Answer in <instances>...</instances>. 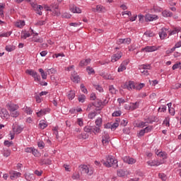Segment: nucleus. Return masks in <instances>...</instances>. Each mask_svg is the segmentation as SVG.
I'll list each match as a JSON object with an SVG mask.
<instances>
[{"label": "nucleus", "mask_w": 181, "mask_h": 181, "mask_svg": "<svg viewBox=\"0 0 181 181\" xmlns=\"http://www.w3.org/2000/svg\"><path fill=\"white\" fill-rule=\"evenodd\" d=\"M101 163L106 168H114L117 169L118 168V160L115 159L113 156H106L105 159L101 160Z\"/></svg>", "instance_id": "nucleus-1"}, {"label": "nucleus", "mask_w": 181, "mask_h": 181, "mask_svg": "<svg viewBox=\"0 0 181 181\" xmlns=\"http://www.w3.org/2000/svg\"><path fill=\"white\" fill-rule=\"evenodd\" d=\"M79 168L81 173H86L88 176H91L94 173V169L90 165H83Z\"/></svg>", "instance_id": "nucleus-2"}, {"label": "nucleus", "mask_w": 181, "mask_h": 181, "mask_svg": "<svg viewBox=\"0 0 181 181\" xmlns=\"http://www.w3.org/2000/svg\"><path fill=\"white\" fill-rule=\"evenodd\" d=\"M151 64H143L139 67V69L142 76H149V71L148 70H151Z\"/></svg>", "instance_id": "nucleus-3"}, {"label": "nucleus", "mask_w": 181, "mask_h": 181, "mask_svg": "<svg viewBox=\"0 0 181 181\" xmlns=\"http://www.w3.org/2000/svg\"><path fill=\"white\" fill-rule=\"evenodd\" d=\"M102 143L104 146H107L110 144V134L107 132H104L102 135Z\"/></svg>", "instance_id": "nucleus-4"}, {"label": "nucleus", "mask_w": 181, "mask_h": 181, "mask_svg": "<svg viewBox=\"0 0 181 181\" xmlns=\"http://www.w3.org/2000/svg\"><path fill=\"white\" fill-rule=\"evenodd\" d=\"M159 50V47L157 46H146L141 49V52H145L146 53H152V52H156Z\"/></svg>", "instance_id": "nucleus-5"}, {"label": "nucleus", "mask_w": 181, "mask_h": 181, "mask_svg": "<svg viewBox=\"0 0 181 181\" xmlns=\"http://www.w3.org/2000/svg\"><path fill=\"white\" fill-rule=\"evenodd\" d=\"M165 163V160H152L147 161V165L148 166H160V165H163Z\"/></svg>", "instance_id": "nucleus-6"}, {"label": "nucleus", "mask_w": 181, "mask_h": 181, "mask_svg": "<svg viewBox=\"0 0 181 181\" xmlns=\"http://www.w3.org/2000/svg\"><path fill=\"white\" fill-rule=\"evenodd\" d=\"M122 88L129 90V91H131V90H135V83L130 81L128 83H124Z\"/></svg>", "instance_id": "nucleus-7"}, {"label": "nucleus", "mask_w": 181, "mask_h": 181, "mask_svg": "<svg viewBox=\"0 0 181 181\" xmlns=\"http://www.w3.org/2000/svg\"><path fill=\"white\" fill-rule=\"evenodd\" d=\"M122 160L124 162V163H127L128 165H134V163H136V160L129 156L123 157Z\"/></svg>", "instance_id": "nucleus-8"}, {"label": "nucleus", "mask_w": 181, "mask_h": 181, "mask_svg": "<svg viewBox=\"0 0 181 181\" xmlns=\"http://www.w3.org/2000/svg\"><path fill=\"white\" fill-rule=\"evenodd\" d=\"M10 175V179L11 180H15V179H18V177H21L22 176V174L21 173H18V171L15 170H11L9 172Z\"/></svg>", "instance_id": "nucleus-9"}, {"label": "nucleus", "mask_w": 181, "mask_h": 181, "mask_svg": "<svg viewBox=\"0 0 181 181\" xmlns=\"http://www.w3.org/2000/svg\"><path fill=\"white\" fill-rule=\"evenodd\" d=\"M157 19H159V17L156 15L147 14L145 16L146 22H153V21H157Z\"/></svg>", "instance_id": "nucleus-10"}, {"label": "nucleus", "mask_w": 181, "mask_h": 181, "mask_svg": "<svg viewBox=\"0 0 181 181\" xmlns=\"http://www.w3.org/2000/svg\"><path fill=\"white\" fill-rule=\"evenodd\" d=\"M156 155L158 156V158H161L162 160H165V159H168V153L165 151H160L159 150H156Z\"/></svg>", "instance_id": "nucleus-11"}, {"label": "nucleus", "mask_w": 181, "mask_h": 181, "mask_svg": "<svg viewBox=\"0 0 181 181\" xmlns=\"http://www.w3.org/2000/svg\"><path fill=\"white\" fill-rule=\"evenodd\" d=\"M121 57H122V52H119L112 56L111 62L115 63V62H118Z\"/></svg>", "instance_id": "nucleus-12"}, {"label": "nucleus", "mask_w": 181, "mask_h": 181, "mask_svg": "<svg viewBox=\"0 0 181 181\" xmlns=\"http://www.w3.org/2000/svg\"><path fill=\"white\" fill-rule=\"evenodd\" d=\"M69 11L73 13H81V9L76 6L74 4L69 5Z\"/></svg>", "instance_id": "nucleus-13"}, {"label": "nucleus", "mask_w": 181, "mask_h": 181, "mask_svg": "<svg viewBox=\"0 0 181 181\" xmlns=\"http://www.w3.org/2000/svg\"><path fill=\"white\" fill-rule=\"evenodd\" d=\"M33 8L34 11H37V15H40V16H42L43 15V13L42 12V9H43V6L35 4L33 6Z\"/></svg>", "instance_id": "nucleus-14"}, {"label": "nucleus", "mask_w": 181, "mask_h": 181, "mask_svg": "<svg viewBox=\"0 0 181 181\" xmlns=\"http://www.w3.org/2000/svg\"><path fill=\"white\" fill-rule=\"evenodd\" d=\"M127 65H128V62L124 61L123 62H122V64H120V66L117 69L118 73H121L122 71L127 70Z\"/></svg>", "instance_id": "nucleus-15"}, {"label": "nucleus", "mask_w": 181, "mask_h": 181, "mask_svg": "<svg viewBox=\"0 0 181 181\" xmlns=\"http://www.w3.org/2000/svg\"><path fill=\"white\" fill-rule=\"evenodd\" d=\"M7 107H8L10 112H12L13 111H16L17 110L19 109V106L18 105H15L13 103L8 104Z\"/></svg>", "instance_id": "nucleus-16"}, {"label": "nucleus", "mask_w": 181, "mask_h": 181, "mask_svg": "<svg viewBox=\"0 0 181 181\" xmlns=\"http://www.w3.org/2000/svg\"><path fill=\"white\" fill-rule=\"evenodd\" d=\"M23 131V127L21 126L13 125V132H14V134H21V132H22Z\"/></svg>", "instance_id": "nucleus-17"}, {"label": "nucleus", "mask_w": 181, "mask_h": 181, "mask_svg": "<svg viewBox=\"0 0 181 181\" xmlns=\"http://www.w3.org/2000/svg\"><path fill=\"white\" fill-rule=\"evenodd\" d=\"M1 118H8L9 117V113L6 109H1L0 111Z\"/></svg>", "instance_id": "nucleus-18"}, {"label": "nucleus", "mask_w": 181, "mask_h": 181, "mask_svg": "<svg viewBox=\"0 0 181 181\" xmlns=\"http://www.w3.org/2000/svg\"><path fill=\"white\" fill-rule=\"evenodd\" d=\"M47 112H49V109H42L37 112L36 115L39 118H40L41 117H43V115H46Z\"/></svg>", "instance_id": "nucleus-19"}, {"label": "nucleus", "mask_w": 181, "mask_h": 181, "mask_svg": "<svg viewBox=\"0 0 181 181\" xmlns=\"http://www.w3.org/2000/svg\"><path fill=\"white\" fill-rule=\"evenodd\" d=\"M90 63H91V59H87L81 61L79 63V66L80 67H83L84 66H88Z\"/></svg>", "instance_id": "nucleus-20"}, {"label": "nucleus", "mask_w": 181, "mask_h": 181, "mask_svg": "<svg viewBox=\"0 0 181 181\" xmlns=\"http://www.w3.org/2000/svg\"><path fill=\"white\" fill-rule=\"evenodd\" d=\"M139 46L136 42H134L130 46L128 47L129 52H134V50H136Z\"/></svg>", "instance_id": "nucleus-21"}, {"label": "nucleus", "mask_w": 181, "mask_h": 181, "mask_svg": "<svg viewBox=\"0 0 181 181\" xmlns=\"http://www.w3.org/2000/svg\"><path fill=\"white\" fill-rule=\"evenodd\" d=\"M93 12H104L105 11V8L101 5L96 6V8L92 9Z\"/></svg>", "instance_id": "nucleus-22"}, {"label": "nucleus", "mask_w": 181, "mask_h": 181, "mask_svg": "<svg viewBox=\"0 0 181 181\" xmlns=\"http://www.w3.org/2000/svg\"><path fill=\"white\" fill-rule=\"evenodd\" d=\"M153 122V121L152 120H148L146 122H141L138 124V127L140 128H144V127H146V125H148L147 124H152Z\"/></svg>", "instance_id": "nucleus-23"}, {"label": "nucleus", "mask_w": 181, "mask_h": 181, "mask_svg": "<svg viewBox=\"0 0 181 181\" xmlns=\"http://www.w3.org/2000/svg\"><path fill=\"white\" fill-rule=\"evenodd\" d=\"M163 16H164V18H170L172 16H173V13H172V12L165 10L163 11L162 13Z\"/></svg>", "instance_id": "nucleus-24"}, {"label": "nucleus", "mask_w": 181, "mask_h": 181, "mask_svg": "<svg viewBox=\"0 0 181 181\" xmlns=\"http://www.w3.org/2000/svg\"><path fill=\"white\" fill-rule=\"evenodd\" d=\"M47 122H46V121L45 120L40 121L39 128H40V129H45V128H47Z\"/></svg>", "instance_id": "nucleus-25"}, {"label": "nucleus", "mask_w": 181, "mask_h": 181, "mask_svg": "<svg viewBox=\"0 0 181 181\" xmlns=\"http://www.w3.org/2000/svg\"><path fill=\"white\" fill-rule=\"evenodd\" d=\"M139 107V102H136V103H130V110L132 111H134V110H136V108Z\"/></svg>", "instance_id": "nucleus-26"}, {"label": "nucleus", "mask_w": 181, "mask_h": 181, "mask_svg": "<svg viewBox=\"0 0 181 181\" xmlns=\"http://www.w3.org/2000/svg\"><path fill=\"white\" fill-rule=\"evenodd\" d=\"M166 29L162 28L161 32L159 33L160 38L163 40L168 36V34L165 32Z\"/></svg>", "instance_id": "nucleus-27"}, {"label": "nucleus", "mask_w": 181, "mask_h": 181, "mask_svg": "<svg viewBox=\"0 0 181 181\" xmlns=\"http://www.w3.org/2000/svg\"><path fill=\"white\" fill-rule=\"evenodd\" d=\"M25 25V21H18L16 23V26L17 28H20V29H22V28H23Z\"/></svg>", "instance_id": "nucleus-28"}, {"label": "nucleus", "mask_w": 181, "mask_h": 181, "mask_svg": "<svg viewBox=\"0 0 181 181\" xmlns=\"http://www.w3.org/2000/svg\"><path fill=\"white\" fill-rule=\"evenodd\" d=\"M71 80L74 83H80V77L78 75H73L71 76Z\"/></svg>", "instance_id": "nucleus-29"}, {"label": "nucleus", "mask_w": 181, "mask_h": 181, "mask_svg": "<svg viewBox=\"0 0 181 181\" xmlns=\"http://www.w3.org/2000/svg\"><path fill=\"white\" fill-rule=\"evenodd\" d=\"M69 100H73L76 97V93L74 90L69 91L67 95Z\"/></svg>", "instance_id": "nucleus-30"}, {"label": "nucleus", "mask_w": 181, "mask_h": 181, "mask_svg": "<svg viewBox=\"0 0 181 181\" xmlns=\"http://www.w3.org/2000/svg\"><path fill=\"white\" fill-rule=\"evenodd\" d=\"M96 127H101L103 125V118L98 117L95 122Z\"/></svg>", "instance_id": "nucleus-31"}, {"label": "nucleus", "mask_w": 181, "mask_h": 181, "mask_svg": "<svg viewBox=\"0 0 181 181\" xmlns=\"http://www.w3.org/2000/svg\"><path fill=\"white\" fill-rule=\"evenodd\" d=\"M24 112L28 114V115H32L33 110L30 107H25L23 108Z\"/></svg>", "instance_id": "nucleus-32"}, {"label": "nucleus", "mask_w": 181, "mask_h": 181, "mask_svg": "<svg viewBox=\"0 0 181 181\" xmlns=\"http://www.w3.org/2000/svg\"><path fill=\"white\" fill-rule=\"evenodd\" d=\"M86 71L88 74H95V71H94V69H93V67L90 66H88L86 68Z\"/></svg>", "instance_id": "nucleus-33"}, {"label": "nucleus", "mask_w": 181, "mask_h": 181, "mask_svg": "<svg viewBox=\"0 0 181 181\" xmlns=\"http://www.w3.org/2000/svg\"><path fill=\"white\" fill-rule=\"evenodd\" d=\"M78 139H87L88 134L87 133H82L78 136Z\"/></svg>", "instance_id": "nucleus-34"}, {"label": "nucleus", "mask_w": 181, "mask_h": 181, "mask_svg": "<svg viewBox=\"0 0 181 181\" xmlns=\"http://www.w3.org/2000/svg\"><path fill=\"white\" fill-rule=\"evenodd\" d=\"M10 115L13 117V118H18V117H19V112L14 110L10 112Z\"/></svg>", "instance_id": "nucleus-35"}, {"label": "nucleus", "mask_w": 181, "mask_h": 181, "mask_svg": "<svg viewBox=\"0 0 181 181\" xmlns=\"http://www.w3.org/2000/svg\"><path fill=\"white\" fill-rule=\"evenodd\" d=\"M109 91L111 93V94H117V89L114 88V86L111 85L109 86Z\"/></svg>", "instance_id": "nucleus-36"}, {"label": "nucleus", "mask_w": 181, "mask_h": 181, "mask_svg": "<svg viewBox=\"0 0 181 181\" xmlns=\"http://www.w3.org/2000/svg\"><path fill=\"white\" fill-rule=\"evenodd\" d=\"M25 73H27V74H29L30 76H32V77L36 76L37 72L32 70V69H28Z\"/></svg>", "instance_id": "nucleus-37"}, {"label": "nucleus", "mask_w": 181, "mask_h": 181, "mask_svg": "<svg viewBox=\"0 0 181 181\" xmlns=\"http://www.w3.org/2000/svg\"><path fill=\"white\" fill-rule=\"evenodd\" d=\"M16 47L13 45H7L6 46V52H13L15 50Z\"/></svg>", "instance_id": "nucleus-38"}, {"label": "nucleus", "mask_w": 181, "mask_h": 181, "mask_svg": "<svg viewBox=\"0 0 181 181\" xmlns=\"http://www.w3.org/2000/svg\"><path fill=\"white\" fill-rule=\"evenodd\" d=\"M100 128H101V127H100V126L93 127V128L92 129L93 132H94L95 134H100Z\"/></svg>", "instance_id": "nucleus-39"}, {"label": "nucleus", "mask_w": 181, "mask_h": 181, "mask_svg": "<svg viewBox=\"0 0 181 181\" xmlns=\"http://www.w3.org/2000/svg\"><path fill=\"white\" fill-rule=\"evenodd\" d=\"M126 175V173L124 170H119L117 171V175L119 177H124V176H125Z\"/></svg>", "instance_id": "nucleus-40"}, {"label": "nucleus", "mask_w": 181, "mask_h": 181, "mask_svg": "<svg viewBox=\"0 0 181 181\" xmlns=\"http://www.w3.org/2000/svg\"><path fill=\"white\" fill-rule=\"evenodd\" d=\"M144 35L147 37H153V36H155V33L151 31H146V33H144Z\"/></svg>", "instance_id": "nucleus-41"}, {"label": "nucleus", "mask_w": 181, "mask_h": 181, "mask_svg": "<svg viewBox=\"0 0 181 181\" xmlns=\"http://www.w3.org/2000/svg\"><path fill=\"white\" fill-rule=\"evenodd\" d=\"M79 103H84L86 101V95H80L78 98Z\"/></svg>", "instance_id": "nucleus-42"}, {"label": "nucleus", "mask_w": 181, "mask_h": 181, "mask_svg": "<svg viewBox=\"0 0 181 181\" xmlns=\"http://www.w3.org/2000/svg\"><path fill=\"white\" fill-rule=\"evenodd\" d=\"M43 25H46V21H38L35 23V26H43Z\"/></svg>", "instance_id": "nucleus-43"}, {"label": "nucleus", "mask_w": 181, "mask_h": 181, "mask_svg": "<svg viewBox=\"0 0 181 181\" xmlns=\"http://www.w3.org/2000/svg\"><path fill=\"white\" fill-rule=\"evenodd\" d=\"M132 40L131 38H123V45H130Z\"/></svg>", "instance_id": "nucleus-44"}, {"label": "nucleus", "mask_w": 181, "mask_h": 181, "mask_svg": "<svg viewBox=\"0 0 181 181\" xmlns=\"http://www.w3.org/2000/svg\"><path fill=\"white\" fill-rule=\"evenodd\" d=\"M97 115V112H93L88 114V118L89 119H94L95 118V116Z\"/></svg>", "instance_id": "nucleus-45"}, {"label": "nucleus", "mask_w": 181, "mask_h": 181, "mask_svg": "<svg viewBox=\"0 0 181 181\" xmlns=\"http://www.w3.org/2000/svg\"><path fill=\"white\" fill-rule=\"evenodd\" d=\"M72 179H74V180L80 179V174L78 173H74L72 175Z\"/></svg>", "instance_id": "nucleus-46"}, {"label": "nucleus", "mask_w": 181, "mask_h": 181, "mask_svg": "<svg viewBox=\"0 0 181 181\" xmlns=\"http://www.w3.org/2000/svg\"><path fill=\"white\" fill-rule=\"evenodd\" d=\"M180 32V28H176L173 30L170 31V35H176V33H179Z\"/></svg>", "instance_id": "nucleus-47"}, {"label": "nucleus", "mask_w": 181, "mask_h": 181, "mask_svg": "<svg viewBox=\"0 0 181 181\" xmlns=\"http://www.w3.org/2000/svg\"><path fill=\"white\" fill-rule=\"evenodd\" d=\"M30 33H29L28 32H25V33H23L21 35V38L22 39H26L27 37H30Z\"/></svg>", "instance_id": "nucleus-48"}, {"label": "nucleus", "mask_w": 181, "mask_h": 181, "mask_svg": "<svg viewBox=\"0 0 181 181\" xmlns=\"http://www.w3.org/2000/svg\"><path fill=\"white\" fill-rule=\"evenodd\" d=\"M62 17L65 18V19H70V18H71V14L69 13H64Z\"/></svg>", "instance_id": "nucleus-49"}, {"label": "nucleus", "mask_w": 181, "mask_h": 181, "mask_svg": "<svg viewBox=\"0 0 181 181\" xmlns=\"http://www.w3.org/2000/svg\"><path fill=\"white\" fill-rule=\"evenodd\" d=\"M81 90L82 93H84V94H87L88 91L87 90V88H86V86H84V84H81Z\"/></svg>", "instance_id": "nucleus-50"}, {"label": "nucleus", "mask_w": 181, "mask_h": 181, "mask_svg": "<svg viewBox=\"0 0 181 181\" xmlns=\"http://www.w3.org/2000/svg\"><path fill=\"white\" fill-rule=\"evenodd\" d=\"M77 124L79 125V127H83V125H84V122L83 121V119H81V118H78V119H77Z\"/></svg>", "instance_id": "nucleus-51"}, {"label": "nucleus", "mask_w": 181, "mask_h": 181, "mask_svg": "<svg viewBox=\"0 0 181 181\" xmlns=\"http://www.w3.org/2000/svg\"><path fill=\"white\" fill-rule=\"evenodd\" d=\"M33 147H27L25 148V152H26V153H32V152H33Z\"/></svg>", "instance_id": "nucleus-52"}, {"label": "nucleus", "mask_w": 181, "mask_h": 181, "mask_svg": "<svg viewBox=\"0 0 181 181\" xmlns=\"http://www.w3.org/2000/svg\"><path fill=\"white\" fill-rule=\"evenodd\" d=\"M158 177H160V179L163 180V181H165L166 179H168V177H166V175H165L164 173L158 174Z\"/></svg>", "instance_id": "nucleus-53"}, {"label": "nucleus", "mask_w": 181, "mask_h": 181, "mask_svg": "<svg viewBox=\"0 0 181 181\" xmlns=\"http://www.w3.org/2000/svg\"><path fill=\"white\" fill-rule=\"evenodd\" d=\"M11 156V150L9 149L4 150V156H5L6 158H8V156Z\"/></svg>", "instance_id": "nucleus-54"}, {"label": "nucleus", "mask_w": 181, "mask_h": 181, "mask_svg": "<svg viewBox=\"0 0 181 181\" xmlns=\"http://www.w3.org/2000/svg\"><path fill=\"white\" fill-rule=\"evenodd\" d=\"M47 74L50 75V74H54L56 73V69L52 68L47 70Z\"/></svg>", "instance_id": "nucleus-55"}, {"label": "nucleus", "mask_w": 181, "mask_h": 181, "mask_svg": "<svg viewBox=\"0 0 181 181\" xmlns=\"http://www.w3.org/2000/svg\"><path fill=\"white\" fill-rule=\"evenodd\" d=\"M166 105H162L160 107L158 108L159 112H165L166 111Z\"/></svg>", "instance_id": "nucleus-56"}, {"label": "nucleus", "mask_w": 181, "mask_h": 181, "mask_svg": "<svg viewBox=\"0 0 181 181\" xmlns=\"http://www.w3.org/2000/svg\"><path fill=\"white\" fill-rule=\"evenodd\" d=\"M4 144L5 146H8V148H9V146H11V145H13V142L9 141L8 140L5 141Z\"/></svg>", "instance_id": "nucleus-57"}, {"label": "nucleus", "mask_w": 181, "mask_h": 181, "mask_svg": "<svg viewBox=\"0 0 181 181\" xmlns=\"http://www.w3.org/2000/svg\"><path fill=\"white\" fill-rule=\"evenodd\" d=\"M106 78H105V80H114V77L110 74H106Z\"/></svg>", "instance_id": "nucleus-58"}, {"label": "nucleus", "mask_w": 181, "mask_h": 181, "mask_svg": "<svg viewBox=\"0 0 181 181\" xmlns=\"http://www.w3.org/2000/svg\"><path fill=\"white\" fill-rule=\"evenodd\" d=\"M11 34V33H1L0 34V37H8Z\"/></svg>", "instance_id": "nucleus-59"}, {"label": "nucleus", "mask_w": 181, "mask_h": 181, "mask_svg": "<svg viewBox=\"0 0 181 181\" xmlns=\"http://www.w3.org/2000/svg\"><path fill=\"white\" fill-rule=\"evenodd\" d=\"M35 175H36L37 176H42V174L43 173V171L42 170H35L34 172Z\"/></svg>", "instance_id": "nucleus-60"}, {"label": "nucleus", "mask_w": 181, "mask_h": 181, "mask_svg": "<svg viewBox=\"0 0 181 181\" xmlns=\"http://www.w3.org/2000/svg\"><path fill=\"white\" fill-rule=\"evenodd\" d=\"M38 148H40V149H43L45 148V143L43 141L38 142Z\"/></svg>", "instance_id": "nucleus-61"}, {"label": "nucleus", "mask_w": 181, "mask_h": 181, "mask_svg": "<svg viewBox=\"0 0 181 181\" xmlns=\"http://www.w3.org/2000/svg\"><path fill=\"white\" fill-rule=\"evenodd\" d=\"M168 112H169V114H170V115H173V116L175 115V108L173 107L168 109Z\"/></svg>", "instance_id": "nucleus-62"}, {"label": "nucleus", "mask_w": 181, "mask_h": 181, "mask_svg": "<svg viewBox=\"0 0 181 181\" xmlns=\"http://www.w3.org/2000/svg\"><path fill=\"white\" fill-rule=\"evenodd\" d=\"M121 115V111H116L112 113V117H119Z\"/></svg>", "instance_id": "nucleus-63"}, {"label": "nucleus", "mask_w": 181, "mask_h": 181, "mask_svg": "<svg viewBox=\"0 0 181 181\" xmlns=\"http://www.w3.org/2000/svg\"><path fill=\"white\" fill-rule=\"evenodd\" d=\"M163 124L165 125V127H169V119L168 117L164 119Z\"/></svg>", "instance_id": "nucleus-64"}]
</instances>
